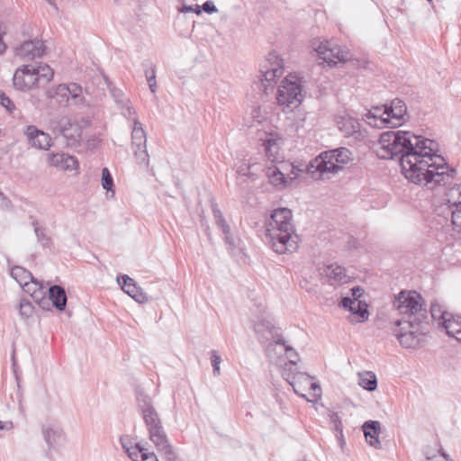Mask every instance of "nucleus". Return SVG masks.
Listing matches in <instances>:
<instances>
[{"label":"nucleus","instance_id":"obj_1","mask_svg":"<svg viewBox=\"0 0 461 461\" xmlns=\"http://www.w3.org/2000/svg\"><path fill=\"white\" fill-rule=\"evenodd\" d=\"M417 146L400 157L401 170L404 177L417 185L434 190L446 185L451 179L449 167L438 154V144L421 136Z\"/></svg>","mask_w":461,"mask_h":461},{"label":"nucleus","instance_id":"obj_2","mask_svg":"<svg viewBox=\"0 0 461 461\" xmlns=\"http://www.w3.org/2000/svg\"><path fill=\"white\" fill-rule=\"evenodd\" d=\"M292 217L290 209L278 208L273 211L270 219L266 223L267 242L278 254L293 252L297 249Z\"/></svg>","mask_w":461,"mask_h":461},{"label":"nucleus","instance_id":"obj_3","mask_svg":"<svg viewBox=\"0 0 461 461\" xmlns=\"http://www.w3.org/2000/svg\"><path fill=\"white\" fill-rule=\"evenodd\" d=\"M352 160V152L348 149L339 148L321 153L310 162L307 171L315 179H329Z\"/></svg>","mask_w":461,"mask_h":461},{"label":"nucleus","instance_id":"obj_4","mask_svg":"<svg viewBox=\"0 0 461 461\" xmlns=\"http://www.w3.org/2000/svg\"><path fill=\"white\" fill-rule=\"evenodd\" d=\"M393 306L403 317L395 322L397 326L422 324L428 318L424 299L416 291L400 292L394 298Z\"/></svg>","mask_w":461,"mask_h":461},{"label":"nucleus","instance_id":"obj_5","mask_svg":"<svg viewBox=\"0 0 461 461\" xmlns=\"http://www.w3.org/2000/svg\"><path fill=\"white\" fill-rule=\"evenodd\" d=\"M420 138L421 136L407 131L383 132L379 138L376 153L383 159H400L402 154L411 150L414 145H418Z\"/></svg>","mask_w":461,"mask_h":461},{"label":"nucleus","instance_id":"obj_6","mask_svg":"<svg viewBox=\"0 0 461 461\" xmlns=\"http://www.w3.org/2000/svg\"><path fill=\"white\" fill-rule=\"evenodd\" d=\"M53 76V69L47 64L37 67L23 65L15 70L13 84L15 89L25 92L38 86L41 82L49 83Z\"/></svg>","mask_w":461,"mask_h":461},{"label":"nucleus","instance_id":"obj_7","mask_svg":"<svg viewBox=\"0 0 461 461\" xmlns=\"http://www.w3.org/2000/svg\"><path fill=\"white\" fill-rule=\"evenodd\" d=\"M303 96L302 78L296 74H288L278 87L276 100L284 109L293 108L302 103Z\"/></svg>","mask_w":461,"mask_h":461},{"label":"nucleus","instance_id":"obj_8","mask_svg":"<svg viewBox=\"0 0 461 461\" xmlns=\"http://www.w3.org/2000/svg\"><path fill=\"white\" fill-rule=\"evenodd\" d=\"M311 46L320 65L333 67L338 63H345L351 58L348 50L328 40L316 39Z\"/></svg>","mask_w":461,"mask_h":461},{"label":"nucleus","instance_id":"obj_9","mask_svg":"<svg viewBox=\"0 0 461 461\" xmlns=\"http://www.w3.org/2000/svg\"><path fill=\"white\" fill-rule=\"evenodd\" d=\"M260 84L263 92L268 95L285 73V61L276 52H270L260 65Z\"/></svg>","mask_w":461,"mask_h":461},{"label":"nucleus","instance_id":"obj_10","mask_svg":"<svg viewBox=\"0 0 461 461\" xmlns=\"http://www.w3.org/2000/svg\"><path fill=\"white\" fill-rule=\"evenodd\" d=\"M302 172L303 169L289 161H279L266 168V176L273 186L284 190L291 186Z\"/></svg>","mask_w":461,"mask_h":461},{"label":"nucleus","instance_id":"obj_11","mask_svg":"<svg viewBox=\"0 0 461 461\" xmlns=\"http://www.w3.org/2000/svg\"><path fill=\"white\" fill-rule=\"evenodd\" d=\"M46 95L49 99L53 100L59 105H67L69 102L75 105L85 104L83 89L76 83L69 85L60 84L50 88Z\"/></svg>","mask_w":461,"mask_h":461},{"label":"nucleus","instance_id":"obj_12","mask_svg":"<svg viewBox=\"0 0 461 461\" xmlns=\"http://www.w3.org/2000/svg\"><path fill=\"white\" fill-rule=\"evenodd\" d=\"M131 148L137 163L148 168L149 165V156L147 150V135L138 118H133Z\"/></svg>","mask_w":461,"mask_h":461},{"label":"nucleus","instance_id":"obj_13","mask_svg":"<svg viewBox=\"0 0 461 461\" xmlns=\"http://www.w3.org/2000/svg\"><path fill=\"white\" fill-rule=\"evenodd\" d=\"M282 375L289 384L293 386L294 393L303 398H306V395L303 393L305 386L310 387L313 391L312 395V399H307V401L314 402L321 397V386L316 383H313L311 376L303 373L289 374L287 373L286 367L283 371Z\"/></svg>","mask_w":461,"mask_h":461},{"label":"nucleus","instance_id":"obj_14","mask_svg":"<svg viewBox=\"0 0 461 461\" xmlns=\"http://www.w3.org/2000/svg\"><path fill=\"white\" fill-rule=\"evenodd\" d=\"M121 444L132 461H158L157 456L139 442H133L129 435L120 438Z\"/></svg>","mask_w":461,"mask_h":461},{"label":"nucleus","instance_id":"obj_15","mask_svg":"<svg viewBox=\"0 0 461 461\" xmlns=\"http://www.w3.org/2000/svg\"><path fill=\"white\" fill-rule=\"evenodd\" d=\"M399 330H394L400 344L406 348H415L420 346L424 335L421 324L415 326L400 325Z\"/></svg>","mask_w":461,"mask_h":461},{"label":"nucleus","instance_id":"obj_16","mask_svg":"<svg viewBox=\"0 0 461 461\" xmlns=\"http://www.w3.org/2000/svg\"><path fill=\"white\" fill-rule=\"evenodd\" d=\"M335 122L339 131L346 138L354 137L356 140H363L366 137L359 121L349 114L338 115Z\"/></svg>","mask_w":461,"mask_h":461},{"label":"nucleus","instance_id":"obj_17","mask_svg":"<svg viewBox=\"0 0 461 461\" xmlns=\"http://www.w3.org/2000/svg\"><path fill=\"white\" fill-rule=\"evenodd\" d=\"M254 331L261 343H267V350L270 354L276 350L275 340L282 339L276 334L275 327L267 320H260L254 324Z\"/></svg>","mask_w":461,"mask_h":461},{"label":"nucleus","instance_id":"obj_18","mask_svg":"<svg viewBox=\"0 0 461 461\" xmlns=\"http://www.w3.org/2000/svg\"><path fill=\"white\" fill-rule=\"evenodd\" d=\"M59 133L66 140L68 147H77L82 139V126L76 121L63 119L59 122Z\"/></svg>","mask_w":461,"mask_h":461},{"label":"nucleus","instance_id":"obj_19","mask_svg":"<svg viewBox=\"0 0 461 461\" xmlns=\"http://www.w3.org/2000/svg\"><path fill=\"white\" fill-rule=\"evenodd\" d=\"M24 133L28 143L32 148L41 150H48L52 146L51 137L43 131L39 130L34 125L28 126Z\"/></svg>","mask_w":461,"mask_h":461},{"label":"nucleus","instance_id":"obj_20","mask_svg":"<svg viewBox=\"0 0 461 461\" xmlns=\"http://www.w3.org/2000/svg\"><path fill=\"white\" fill-rule=\"evenodd\" d=\"M45 51L42 41L38 40L26 41L15 49V55L25 60L41 58Z\"/></svg>","mask_w":461,"mask_h":461},{"label":"nucleus","instance_id":"obj_21","mask_svg":"<svg viewBox=\"0 0 461 461\" xmlns=\"http://www.w3.org/2000/svg\"><path fill=\"white\" fill-rule=\"evenodd\" d=\"M340 306L351 312L354 318L351 321L362 322L368 319L369 313L366 309L367 305L361 300L346 296L342 298Z\"/></svg>","mask_w":461,"mask_h":461},{"label":"nucleus","instance_id":"obj_22","mask_svg":"<svg viewBox=\"0 0 461 461\" xmlns=\"http://www.w3.org/2000/svg\"><path fill=\"white\" fill-rule=\"evenodd\" d=\"M48 162L51 167L66 171L77 170L79 167L77 158L67 153H50Z\"/></svg>","mask_w":461,"mask_h":461},{"label":"nucleus","instance_id":"obj_23","mask_svg":"<svg viewBox=\"0 0 461 461\" xmlns=\"http://www.w3.org/2000/svg\"><path fill=\"white\" fill-rule=\"evenodd\" d=\"M366 122L376 128H392V119L387 113L385 105L374 107L366 114Z\"/></svg>","mask_w":461,"mask_h":461},{"label":"nucleus","instance_id":"obj_24","mask_svg":"<svg viewBox=\"0 0 461 461\" xmlns=\"http://www.w3.org/2000/svg\"><path fill=\"white\" fill-rule=\"evenodd\" d=\"M321 275L332 285H340L348 280L346 269L336 264L324 266L321 269Z\"/></svg>","mask_w":461,"mask_h":461},{"label":"nucleus","instance_id":"obj_25","mask_svg":"<svg viewBox=\"0 0 461 461\" xmlns=\"http://www.w3.org/2000/svg\"><path fill=\"white\" fill-rule=\"evenodd\" d=\"M283 144V139L278 133H269L267 140L264 142L265 152L267 158L275 163H278L282 160L280 153L281 145Z\"/></svg>","mask_w":461,"mask_h":461},{"label":"nucleus","instance_id":"obj_26","mask_svg":"<svg viewBox=\"0 0 461 461\" xmlns=\"http://www.w3.org/2000/svg\"><path fill=\"white\" fill-rule=\"evenodd\" d=\"M122 284H121L120 277L117 278L118 283L122 285V289L140 303H145L149 301L148 295L143 290L137 285L135 281L129 276L124 275L122 276Z\"/></svg>","mask_w":461,"mask_h":461},{"label":"nucleus","instance_id":"obj_27","mask_svg":"<svg viewBox=\"0 0 461 461\" xmlns=\"http://www.w3.org/2000/svg\"><path fill=\"white\" fill-rule=\"evenodd\" d=\"M150 440L157 447L158 451L161 453L166 461H178L176 455L169 444L166 434H149Z\"/></svg>","mask_w":461,"mask_h":461},{"label":"nucleus","instance_id":"obj_28","mask_svg":"<svg viewBox=\"0 0 461 461\" xmlns=\"http://www.w3.org/2000/svg\"><path fill=\"white\" fill-rule=\"evenodd\" d=\"M275 345L277 353H285L288 358V363L285 365L283 371L286 367L287 373L294 374L296 369V364L299 361L298 354L285 339L275 340Z\"/></svg>","mask_w":461,"mask_h":461},{"label":"nucleus","instance_id":"obj_29","mask_svg":"<svg viewBox=\"0 0 461 461\" xmlns=\"http://www.w3.org/2000/svg\"><path fill=\"white\" fill-rule=\"evenodd\" d=\"M22 288L26 294H30L41 307L44 308L45 304H48L45 288L41 285L34 277L32 281L23 284Z\"/></svg>","mask_w":461,"mask_h":461},{"label":"nucleus","instance_id":"obj_30","mask_svg":"<svg viewBox=\"0 0 461 461\" xmlns=\"http://www.w3.org/2000/svg\"><path fill=\"white\" fill-rule=\"evenodd\" d=\"M387 113L392 119V128L402 125V121L407 113V107L404 102L401 99H393L391 104L385 105Z\"/></svg>","mask_w":461,"mask_h":461},{"label":"nucleus","instance_id":"obj_31","mask_svg":"<svg viewBox=\"0 0 461 461\" xmlns=\"http://www.w3.org/2000/svg\"><path fill=\"white\" fill-rule=\"evenodd\" d=\"M444 318L447 320L443 322V328L449 337L455 338L461 341V317L446 314Z\"/></svg>","mask_w":461,"mask_h":461},{"label":"nucleus","instance_id":"obj_32","mask_svg":"<svg viewBox=\"0 0 461 461\" xmlns=\"http://www.w3.org/2000/svg\"><path fill=\"white\" fill-rule=\"evenodd\" d=\"M48 302L50 300L53 305L59 311H63L67 304V295L64 288L53 285L49 289Z\"/></svg>","mask_w":461,"mask_h":461},{"label":"nucleus","instance_id":"obj_33","mask_svg":"<svg viewBox=\"0 0 461 461\" xmlns=\"http://www.w3.org/2000/svg\"><path fill=\"white\" fill-rule=\"evenodd\" d=\"M142 417L149 432H159L162 429L160 419L155 409L144 411Z\"/></svg>","mask_w":461,"mask_h":461},{"label":"nucleus","instance_id":"obj_34","mask_svg":"<svg viewBox=\"0 0 461 461\" xmlns=\"http://www.w3.org/2000/svg\"><path fill=\"white\" fill-rule=\"evenodd\" d=\"M358 384L368 392L375 391L377 388L375 374L371 371L358 373Z\"/></svg>","mask_w":461,"mask_h":461},{"label":"nucleus","instance_id":"obj_35","mask_svg":"<svg viewBox=\"0 0 461 461\" xmlns=\"http://www.w3.org/2000/svg\"><path fill=\"white\" fill-rule=\"evenodd\" d=\"M422 453L425 456L424 460H428L429 458L436 457L439 455H447L441 446L439 440L435 437L433 439L424 446L422 449Z\"/></svg>","mask_w":461,"mask_h":461},{"label":"nucleus","instance_id":"obj_36","mask_svg":"<svg viewBox=\"0 0 461 461\" xmlns=\"http://www.w3.org/2000/svg\"><path fill=\"white\" fill-rule=\"evenodd\" d=\"M387 434H364L366 443L377 449L387 447L389 439L386 438Z\"/></svg>","mask_w":461,"mask_h":461},{"label":"nucleus","instance_id":"obj_37","mask_svg":"<svg viewBox=\"0 0 461 461\" xmlns=\"http://www.w3.org/2000/svg\"><path fill=\"white\" fill-rule=\"evenodd\" d=\"M11 276L21 286L33 278L32 273L22 267H14L11 269Z\"/></svg>","mask_w":461,"mask_h":461},{"label":"nucleus","instance_id":"obj_38","mask_svg":"<svg viewBox=\"0 0 461 461\" xmlns=\"http://www.w3.org/2000/svg\"><path fill=\"white\" fill-rule=\"evenodd\" d=\"M34 232L37 240L43 248H50L52 246L51 239L46 234L44 228L38 225L37 221H33Z\"/></svg>","mask_w":461,"mask_h":461},{"label":"nucleus","instance_id":"obj_39","mask_svg":"<svg viewBox=\"0 0 461 461\" xmlns=\"http://www.w3.org/2000/svg\"><path fill=\"white\" fill-rule=\"evenodd\" d=\"M448 203L450 209L461 208V184L452 187L448 194Z\"/></svg>","mask_w":461,"mask_h":461},{"label":"nucleus","instance_id":"obj_40","mask_svg":"<svg viewBox=\"0 0 461 461\" xmlns=\"http://www.w3.org/2000/svg\"><path fill=\"white\" fill-rule=\"evenodd\" d=\"M136 399L141 412H144V411H148L149 409H154L151 398L142 390L138 389L136 391Z\"/></svg>","mask_w":461,"mask_h":461},{"label":"nucleus","instance_id":"obj_41","mask_svg":"<svg viewBox=\"0 0 461 461\" xmlns=\"http://www.w3.org/2000/svg\"><path fill=\"white\" fill-rule=\"evenodd\" d=\"M258 164L252 163L250 160L242 163L237 169L238 175L246 176H254L257 175Z\"/></svg>","mask_w":461,"mask_h":461},{"label":"nucleus","instance_id":"obj_42","mask_svg":"<svg viewBox=\"0 0 461 461\" xmlns=\"http://www.w3.org/2000/svg\"><path fill=\"white\" fill-rule=\"evenodd\" d=\"M451 226L455 234L461 239V208L451 209Z\"/></svg>","mask_w":461,"mask_h":461},{"label":"nucleus","instance_id":"obj_43","mask_svg":"<svg viewBox=\"0 0 461 461\" xmlns=\"http://www.w3.org/2000/svg\"><path fill=\"white\" fill-rule=\"evenodd\" d=\"M431 318L438 321V325L443 327V322L447 320L444 318L446 314H451L441 309V306L438 303H432L430 307Z\"/></svg>","mask_w":461,"mask_h":461},{"label":"nucleus","instance_id":"obj_44","mask_svg":"<svg viewBox=\"0 0 461 461\" xmlns=\"http://www.w3.org/2000/svg\"><path fill=\"white\" fill-rule=\"evenodd\" d=\"M44 440L50 449H55L63 444L64 437L62 434H44Z\"/></svg>","mask_w":461,"mask_h":461},{"label":"nucleus","instance_id":"obj_45","mask_svg":"<svg viewBox=\"0 0 461 461\" xmlns=\"http://www.w3.org/2000/svg\"><path fill=\"white\" fill-rule=\"evenodd\" d=\"M213 215H214L216 223L219 225V227L221 228L222 231L226 234L225 240L228 242L229 241V236H228L229 227H228L225 220L223 219L221 212L216 208H213Z\"/></svg>","mask_w":461,"mask_h":461},{"label":"nucleus","instance_id":"obj_46","mask_svg":"<svg viewBox=\"0 0 461 461\" xmlns=\"http://www.w3.org/2000/svg\"><path fill=\"white\" fill-rule=\"evenodd\" d=\"M102 186L107 191H112L113 187V180L107 167L102 169Z\"/></svg>","mask_w":461,"mask_h":461},{"label":"nucleus","instance_id":"obj_47","mask_svg":"<svg viewBox=\"0 0 461 461\" xmlns=\"http://www.w3.org/2000/svg\"><path fill=\"white\" fill-rule=\"evenodd\" d=\"M19 312L23 318L31 317L33 312L32 304L27 300H24V299L21 300L20 305H19Z\"/></svg>","mask_w":461,"mask_h":461},{"label":"nucleus","instance_id":"obj_48","mask_svg":"<svg viewBox=\"0 0 461 461\" xmlns=\"http://www.w3.org/2000/svg\"><path fill=\"white\" fill-rule=\"evenodd\" d=\"M250 114L253 122L258 124L267 120V112L260 106L253 107Z\"/></svg>","mask_w":461,"mask_h":461},{"label":"nucleus","instance_id":"obj_49","mask_svg":"<svg viewBox=\"0 0 461 461\" xmlns=\"http://www.w3.org/2000/svg\"><path fill=\"white\" fill-rule=\"evenodd\" d=\"M145 76L149 84V87L152 93L157 91V82H156V71L155 68L151 67L149 69L145 71Z\"/></svg>","mask_w":461,"mask_h":461},{"label":"nucleus","instance_id":"obj_50","mask_svg":"<svg viewBox=\"0 0 461 461\" xmlns=\"http://www.w3.org/2000/svg\"><path fill=\"white\" fill-rule=\"evenodd\" d=\"M211 361L212 366V372L215 376L220 375V364L221 362V357L215 350L211 353Z\"/></svg>","mask_w":461,"mask_h":461},{"label":"nucleus","instance_id":"obj_51","mask_svg":"<svg viewBox=\"0 0 461 461\" xmlns=\"http://www.w3.org/2000/svg\"><path fill=\"white\" fill-rule=\"evenodd\" d=\"M0 104L4 106L10 113L15 110L14 102L3 91H0Z\"/></svg>","mask_w":461,"mask_h":461},{"label":"nucleus","instance_id":"obj_52","mask_svg":"<svg viewBox=\"0 0 461 461\" xmlns=\"http://www.w3.org/2000/svg\"><path fill=\"white\" fill-rule=\"evenodd\" d=\"M382 429L381 422L378 420H367L362 425L363 432H369V430H373L374 432H378Z\"/></svg>","mask_w":461,"mask_h":461},{"label":"nucleus","instance_id":"obj_53","mask_svg":"<svg viewBox=\"0 0 461 461\" xmlns=\"http://www.w3.org/2000/svg\"><path fill=\"white\" fill-rule=\"evenodd\" d=\"M329 416L330 422L334 424L333 429H335L337 432H342L343 427L341 424L340 417L338 415V413L331 412Z\"/></svg>","mask_w":461,"mask_h":461},{"label":"nucleus","instance_id":"obj_54","mask_svg":"<svg viewBox=\"0 0 461 461\" xmlns=\"http://www.w3.org/2000/svg\"><path fill=\"white\" fill-rule=\"evenodd\" d=\"M202 9L207 14H212L217 11V8L212 1H206L203 3Z\"/></svg>","mask_w":461,"mask_h":461},{"label":"nucleus","instance_id":"obj_55","mask_svg":"<svg viewBox=\"0 0 461 461\" xmlns=\"http://www.w3.org/2000/svg\"><path fill=\"white\" fill-rule=\"evenodd\" d=\"M123 115L129 119V120H132L133 121V118H138L136 116V111L134 110L133 107L130 106V105H127L124 109V111L122 112Z\"/></svg>","mask_w":461,"mask_h":461},{"label":"nucleus","instance_id":"obj_56","mask_svg":"<svg viewBox=\"0 0 461 461\" xmlns=\"http://www.w3.org/2000/svg\"><path fill=\"white\" fill-rule=\"evenodd\" d=\"M181 12L183 13H189V12H194L196 14H201L200 5H184L181 9Z\"/></svg>","mask_w":461,"mask_h":461},{"label":"nucleus","instance_id":"obj_57","mask_svg":"<svg viewBox=\"0 0 461 461\" xmlns=\"http://www.w3.org/2000/svg\"><path fill=\"white\" fill-rule=\"evenodd\" d=\"M350 292H351V295H352L351 298H356V300H359V298L363 294V289L359 286L353 287L352 289H350Z\"/></svg>","mask_w":461,"mask_h":461},{"label":"nucleus","instance_id":"obj_58","mask_svg":"<svg viewBox=\"0 0 461 461\" xmlns=\"http://www.w3.org/2000/svg\"><path fill=\"white\" fill-rule=\"evenodd\" d=\"M14 429L13 422L6 420L2 421L0 420V430H11Z\"/></svg>","mask_w":461,"mask_h":461},{"label":"nucleus","instance_id":"obj_59","mask_svg":"<svg viewBox=\"0 0 461 461\" xmlns=\"http://www.w3.org/2000/svg\"><path fill=\"white\" fill-rule=\"evenodd\" d=\"M424 461H452L448 455H439L436 457L429 458Z\"/></svg>","mask_w":461,"mask_h":461},{"label":"nucleus","instance_id":"obj_60","mask_svg":"<svg viewBox=\"0 0 461 461\" xmlns=\"http://www.w3.org/2000/svg\"><path fill=\"white\" fill-rule=\"evenodd\" d=\"M9 200L0 192V208H6L9 206Z\"/></svg>","mask_w":461,"mask_h":461},{"label":"nucleus","instance_id":"obj_61","mask_svg":"<svg viewBox=\"0 0 461 461\" xmlns=\"http://www.w3.org/2000/svg\"><path fill=\"white\" fill-rule=\"evenodd\" d=\"M337 439H338V443H339L340 448L343 450L344 446L346 444V441H345V439L343 438V434H339V436L337 435Z\"/></svg>","mask_w":461,"mask_h":461},{"label":"nucleus","instance_id":"obj_62","mask_svg":"<svg viewBox=\"0 0 461 461\" xmlns=\"http://www.w3.org/2000/svg\"><path fill=\"white\" fill-rule=\"evenodd\" d=\"M451 173H454V170H451V172L449 171V174H451ZM450 176H452V175H450ZM451 178H453V176H451ZM451 180H452V179H450L449 181H451ZM449 183H450V182H448L447 184H449Z\"/></svg>","mask_w":461,"mask_h":461}]
</instances>
